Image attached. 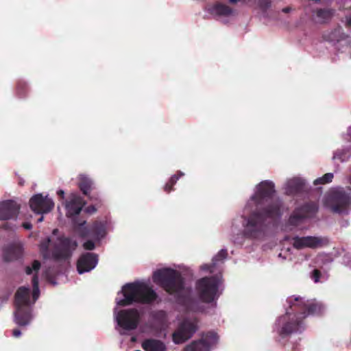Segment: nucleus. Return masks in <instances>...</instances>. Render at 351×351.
<instances>
[{
    "instance_id": "1",
    "label": "nucleus",
    "mask_w": 351,
    "mask_h": 351,
    "mask_svg": "<svg viewBox=\"0 0 351 351\" xmlns=\"http://www.w3.org/2000/svg\"><path fill=\"white\" fill-rule=\"evenodd\" d=\"M156 298L155 292L147 282L137 281L124 285L117 293V306L114 309V317L117 324V330L120 333L136 328L141 315L136 309L118 311L117 306H127L133 302L149 303Z\"/></svg>"
},
{
    "instance_id": "2",
    "label": "nucleus",
    "mask_w": 351,
    "mask_h": 351,
    "mask_svg": "<svg viewBox=\"0 0 351 351\" xmlns=\"http://www.w3.org/2000/svg\"><path fill=\"white\" fill-rule=\"evenodd\" d=\"M40 267V263L38 261H34L31 267L28 266L25 269L27 274L34 275L32 278L33 291L32 296L29 293V287H19L15 294V322L19 326H25L29 322L32 317L29 306L34 304L39 297L40 291L36 274Z\"/></svg>"
},
{
    "instance_id": "3",
    "label": "nucleus",
    "mask_w": 351,
    "mask_h": 351,
    "mask_svg": "<svg viewBox=\"0 0 351 351\" xmlns=\"http://www.w3.org/2000/svg\"><path fill=\"white\" fill-rule=\"evenodd\" d=\"M55 229L51 236L43 240L40 244V251L45 258L51 257L58 261H65L71 258L76 250V241L58 235Z\"/></svg>"
},
{
    "instance_id": "4",
    "label": "nucleus",
    "mask_w": 351,
    "mask_h": 351,
    "mask_svg": "<svg viewBox=\"0 0 351 351\" xmlns=\"http://www.w3.org/2000/svg\"><path fill=\"white\" fill-rule=\"evenodd\" d=\"M153 280L171 294L180 295L184 289L179 273L171 268L164 267L155 271Z\"/></svg>"
},
{
    "instance_id": "5",
    "label": "nucleus",
    "mask_w": 351,
    "mask_h": 351,
    "mask_svg": "<svg viewBox=\"0 0 351 351\" xmlns=\"http://www.w3.org/2000/svg\"><path fill=\"white\" fill-rule=\"evenodd\" d=\"M307 313H303L300 315H292L289 313H287L285 315L280 317L277 322L279 326H282L281 332L289 334L298 331L302 319L308 315L320 313L324 309V306L319 302H311L307 305Z\"/></svg>"
},
{
    "instance_id": "6",
    "label": "nucleus",
    "mask_w": 351,
    "mask_h": 351,
    "mask_svg": "<svg viewBox=\"0 0 351 351\" xmlns=\"http://www.w3.org/2000/svg\"><path fill=\"white\" fill-rule=\"evenodd\" d=\"M278 214V208L275 206L261 213H254L248 219L245 226L244 232L247 237L255 238L262 230L263 222L269 217H274Z\"/></svg>"
},
{
    "instance_id": "7",
    "label": "nucleus",
    "mask_w": 351,
    "mask_h": 351,
    "mask_svg": "<svg viewBox=\"0 0 351 351\" xmlns=\"http://www.w3.org/2000/svg\"><path fill=\"white\" fill-rule=\"evenodd\" d=\"M220 280L218 278H204L197 283V291L200 299L205 302L216 300L220 295Z\"/></svg>"
},
{
    "instance_id": "8",
    "label": "nucleus",
    "mask_w": 351,
    "mask_h": 351,
    "mask_svg": "<svg viewBox=\"0 0 351 351\" xmlns=\"http://www.w3.org/2000/svg\"><path fill=\"white\" fill-rule=\"evenodd\" d=\"M197 328V320L195 318L185 319L173 334L175 343H182L189 339Z\"/></svg>"
},
{
    "instance_id": "9",
    "label": "nucleus",
    "mask_w": 351,
    "mask_h": 351,
    "mask_svg": "<svg viewBox=\"0 0 351 351\" xmlns=\"http://www.w3.org/2000/svg\"><path fill=\"white\" fill-rule=\"evenodd\" d=\"M32 211L37 214H45L50 212L54 207V202L48 197L38 193L32 196L29 201Z\"/></svg>"
},
{
    "instance_id": "10",
    "label": "nucleus",
    "mask_w": 351,
    "mask_h": 351,
    "mask_svg": "<svg viewBox=\"0 0 351 351\" xmlns=\"http://www.w3.org/2000/svg\"><path fill=\"white\" fill-rule=\"evenodd\" d=\"M274 190V184L271 182L264 181L261 182L257 186L255 194L251 198L247 205V208L258 206L262 204L266 198L269 197Z\"/></svg>"
},
{
    "instance_id": "11",
    "label": "nucleus",
    "mask_w": 351,
    "mask_h": 351,
    "mask_svg": "<svg viewBox=\"0 0 351 351\" xmlns=\"http://www.w3.org/2000/svg\"><path fill=\"white\" fill-rule=\"evenodd\" d=\"M84 223H80L76 227L75 232L80 237H91L95 241H99L106 235V227L104 223H96L90 228L87 229L84 226Z\"/></svg>"
},
{
    "instance_id": "12",
    "label": "nucleus",
    "mask_w": 351,
    "mask_h": 351,
    "mask_svg": "<svg viewBox=\"0 0 351 351\" xmlns=\"http://www.w3.org/2000/svg\"><path fill=\"white\" fill-rule=\"evenodd\" d=\"M218 337L214 332H210L203 336L199 341H194L189 345L184 351H208L217 343Z\"/></svg>"
},
{
    "instance_id": "13",
    "label": "nucleus",
    "mask_w": 351,
    "mask_h": 351,
    "mask_svg": "<svg viewBox=\"0 0 351 351\" xmlns=\"http://www.w3.org/2000/svg\"><path fill=\"white\" fill-rule=\"evenodd\" d=\"M326 243V240L318 237H296L293 239L292 244L296 249L317 248Z\"/></svg>"
},
{
    "instance_id": "14",
    "label": "nucleus",
    "mask_w": 351,
    "mask_h": 351,
    "mask_svg": "<svg viewBox=\"0 0 351 351\" xmlns=\"http://www.w3.org/2000/svg\"><path fill=\"white\" fill-rule=\"evenodd\" d=\"M19 208V205L14 200L0 202V220H7L16 217Z\"/></svg>"
},
{
    "instance_id": "15",
    "label": "nucleus",
    "mask_w": 351,
    "mask_h": 351,
    "mask_svg": "<svg viewBox=\"0 0 351 351\" xmlns=\"http://www.w3.org/2000/svg\"><path fill=\"white\" fill-rule=\"evenodd\" d=\"M97 264V256L91 253L83 254L78 260L77 264V271L80 274L88 272L93 269Z\"/></svg>"
},
{
    "instance_id": "16",
    "label": "nucleus",
    "mask_w": 351,
    "mask_h": 351,
    "mask_svg": "<svg viewBox=\"0 0 351 351\" xmlns=\"http://www.w3.org/2000/svg\"><path fill=\"white\" fill-rule=\"evenodd\" d=\"M83 206L84 202L82 199L76 194H71L65 203L67 217H72L78 215Z\"/></svg>"
},
{
    "instance_id": "17",
    "label": "nucleus",
    "mask_w": 351,
    "mask_h": 351,
    "mask_svg": "<svg viewBox=\"0 0 351 351\" xmlns=\"http://www.w3.org/2000/svg\"><path fill=\"white\" fill-rule=\"evenodd\" d=\"M142 348L145 351H166L165 344L157 339H148L142 343Z\"/></svg>"
},
{
    "instance_id": "18",
    "label": "nucleus",
    "mask_w": 351,
    "mask_h": 351,
    "mask_svg": "<svg viewBox=\"0 0 351 351\" xmlns=\"http://www.w3.org/2000/svg\"><path fill=\"white\" fill-rule=\"evenodd\" d=\"M22 245L20 243L6 249L4 252V257L6 261H12L18 258L22 252Z\"/></svg>"
},
{
    "instance_id": "19",
    "label": "nucleus",
    "mask_w": 351,
    "mask_h": 351,
    "mask_svg": "<svg viewBox=\"0 0 351 351\" xmlns=\"http://www.w3.org/2000/svg\"><path fill=\"white\" fill-rule=\"evenodd\" d=\"M316 16L319 19L320 23L329 22L335 14V10L329 8H319L315 12Z\"/></svg>"
},
{
    "instance_id": "20",
    "label": "nucleus",
    "mask_w": 351,
    "mask_h": 351,
    "mask_svg": "<svg viewBox=\"0 0 351 351\" xmlns=\"http://www.w3.org/2000/svg\"><path fill=\"white\" fill-rule=\"evenodd\" d=\"M213 12L222 16H229L233 14V9L228 5L223 3H216L213 7Z\"/></svg>"
},
{
    "instance_id": "21",
    "label": "nucleus",
    "mask_w": 351,
    "mask_h": 351,
    "mask_svg": "<svg viewBox=\"0 0 351 351\" xmlns=\"http://www.w3.org/2000/svg\"><path fill=\"white\" fill-rule=\"evenodd\" d=\"M79 186L84 194H87L92 186L91 180L86 176L81 175L79 178Z\"/></svg>"
},
{
    "instance_id": "22",
    "label": "nucleus",
    "mask_w": 351,
    "mask_h": 351,
    "mask_svg": "<svg viewBox=\"0 0 351 351\" xmlns=\"http://www.w3.org/2000/svg\"><path fill=\"white\" fill-rule=\"evenodd\" d=\"M336 202L342 207H346L350 202V197L345 192L341 191L339 193L337 197H336Z\"/></svg>"
},
{
    "instance_id": "23",
    "label": "nucleus",
    "mask_w": 351,
    "mask_h": 351,
    "mask_svg": "<svg viewBox=\"0 0 351 351\" xmlns=\"http://www.w3.org/2000/svg\"><path fill=\"white\" fill-rule=\"evenodd\" d=\"M301 183L298 178H294L287 182L286 184L287 193H291L294 191H297L300 187Z\"/></svg>"
},
{
    "instance_id": "24",
    "label": "nucleus",
    "mask_w": 351,
    "mask_h": 351,
    "mask_svg": "<svg viewBox=\"0 0 351 351\" xmlns=\"http://www.w3.org/2000/svg\"><path fill=\"white\" fill-rule=\"evenodd\" d=\"M333 178V174L332 173H326L323 177L319 178L314 181L315 184H326L332 181V179Z\"/></svg>"
},
{
    "instance_id": "25",
    "label": "nucleus",
    "mask_w": 351,
    "mask_h": 351,
    "mask_svg": "<svg viewBox=\"0 0 351 351\" xmlns=\"http://www.w3.org/2000/svg\"><path fill=\"white\" fill-rule=\"evenodd\" d=\"M227 256V251L225 250H220L217 254L213 258V265H215L218 261L224 260Z\"/></svg>"
},
{
    "instance_id": "26",
    "label": "nucleus",
    "mask_w": 351,
    "mask_h": 351,
    "mask_svg": "<svg viewBox=\"0 0 351 351\" xmlns=\"http://www.w3.org/2000/svg\"><path fill=\"white\" fill-rule=\"evenodd\" d=\"M271 0H258V7L263 12L267 11L271 6Z\"/></svg>"
},
{
    "instance_id": "27",
    "label": "nucleus",
    "mask_w": 351,
    "mask_h": 351,
    "mask_svg": "<svg viewBox=\"0 0 351 351\" xmlns=\"http://www.w3.org/2000/svg\"><path fill=\"white\" fill-rule=\"evenodd\" d=\"M84 247L86 250H93L95 247V244L93 241H88L85 242L84 244Z\"/></svg>"
},
{
    "instance_id": "28",
    "label": "nucleus",
    "mask_w": 351,
    "mask_h": 351,
    "mask_svg": "<svg viewBox=\"0 0 351 351\" xmlns=\"http://www.w3.org/2000/svg\"><path fill=\"white\" fill-rule=\"evenodd\" d=\"M178 178H176V176L172 177L170 180L171 186L169 184H167L165 186V190L167 191H170L171 186L176 182Z\"/></svg>"
},
{
    "instance_id": "29",
    "label": "nucleus",
    "mask_w": 351,
    "mask_h": 351,
    "mask_svg": "<svg viewBox=\"0 0 351 351\" xmlns=\"http://www.w3.org/2000/svg\"><path fill=\"white\" fill-rule=\"evenodd\" d=\"M319 272L318 270L315 269L313 272V278L315 282L319 281Z\"/></svg>"
},
{
    "instance_id": "30",
    "label": "nucleus",
    "mask_w": 351,
    "mask_h": 351,
    "mask_svg": "<svg viewBox=\"0 0 351 351\" xmlns=\"http://www.w3.org/2000/svg\"><path fill=\"white\" fill-rule=\"evenodd\" d=\"M302 218L300 217H296L295 216H292L290 218V223L292 224H296L298 221L301 220Z\"/></svg>"
},
{
    "instance_id": "31",
    "label": "nucleus",
    "mask_w": 351,
    "mask_h": 351,
    "mask_svg": "<svg viewBox=\"0 0 351 351\" xmlns=\"http://www.w3.org/2000/svg\"><path fill=\"white\" fill-rule=\"evenodd\" d=\"M298 300H299L298 297H290L289 298V302L291 304V306H293L294 305L293 302H297V301H298Z\"/></svg>"
},
{
    "instance_id": "32",
    "label": "nucleus",
    "mask_w": 351,
    "mask_h": 351,
    "mask_svg": "<svg viewBox=\"0 0 351 351\" xmlns=\"http://www.w3.org/2000/svg\"><path fill=\"white\" fill-rule=\"evenodd\" d=\"M332 210L336 213H341L343 212V209L339 208L337 206H333L332 208Z\"/></svg>"
},
{
    "instance_id": "33",
    "label": "nucleus",
    "mask_w": 351,
    "mask_h": 351,
    "mask_svg": "<svg viewBox=\"0 0 351 351\" xmlns=\"http://www.w3.org/2000/svg\"><path fill=\"white\" fill-rule=\"evenodd\" d=\"M23 226L24 227V228H25L27 230H30L32 227V224L29 222L24 223L23 224Z\"/></svg>"
},
{
    "instance_id": "34",
    "label": "nucleus",
    "mask_w": 351,
    "mask_h": 351,
    "mask_svg": "<svg viewBox=\"0 0 351 351\" xmlns=\"http://www.w3.org/2000/svg\"><path fill=\"white\" fill-rule=\"evenodd\" d=\"M346 26L348 27H351V16L346 17Z\"/></svg>"
},
{
    "instance_id": "35",
    "label": "nucleus",
    "mask_w": 351,
    "mask_h": 351,
    "mask_svg": "<svg viewBox=\"0 0 351 351\" xmlns=\"http://www.w3.org/2000/svg\"><path fill=\"white\" fill-rule=\"evenodd\" d=\"M96 208L94 206H90L86 208V211L88 213H92L95 212Z\"/></svg>"
},
{
    "instance_id": "36",
    "label": "nucleus",
    "mask_w": 351,
    "mask_h": 351,
    "mask_svg": "<svg viewBox=\"0 0 351 351\" xmlns=\"http://www.w3.org/2000/svg\"><path fill=\"white\" fill-rule=\"evenodd\" d=\"M17 88H25L27 86V83L25 82H19Z\"/></svg>"
},
{
    "instance_id": "37",
    "label": "nucleus",
    "mask_w": 351,
    "mask_h": 351,
    "mask_svg": "<svg viewBox=\"0 0 351 351\" xmlns=\"http://www.w3.org/2000/svg\"><path fill=\"white\" fill-rule=\"evenodd\" d=\"M21 332L19 330H13V335L15 337H20Z\"/></svg>"
},
{
    "instance_id": "38",
    "label": "nucleus",
    "mask_w": 351,
    "mask_h": 351,
    "mask_svg": "<svg viewBox=\"0 0 351 351\" xmlns=\"http://www.w3.org/2000/svg\"><path fill=\"white\" fill-rule=\"evenodd\" d=\"M228 2L231 4H236L239 1H242V2H244L246 0H228Z\"/></svg>"
},
{
    "instance_id": "39",
    "label": "nucleus",
    "mask_w": 351,
    "mask_h": 351,
    "mask_svg": "<svg viewBox=\"0 0 351 351\" xmlns=\"http://www.w3.org/2000/svg\"><path fill=\"white\" fill-rule=\"evenodd\" d=\"M333 158L335 159V158H339L341 160H344V158H342L341 155H339L338 153H336L334 156H333Z\"/></svg>"
},
{
    "instance_id": "40",
    "label": "nucleus",
    "mask_w": 351,
    "mask_h": 351,
    "mask_svg": "<svg viewBox=\"0 0 351 351\" xmlns=\"http://www.w3.org/2000/svg\"><path fill=\"white\" fill-rule=\"evenodd\" d=\"M291 9V8L290 7H286L282 9V12L285 13H289L290 12Z\"/></svg>"
},
{
    "instance_id": "41",
    "label": "nucleus",
    "mask_w": 351,
    "mask_h": 351,
    "mask_svg": "<svg viewBox=\"0 0 351 351\" xmlns=\"http://www.w3.org/2000/svg\"><path fill=\"white\" fill-rule=\"evenodd\" d=\"M58 195H60V197H62V198L64 197V191L62 190H59L57 192Z\"/></svg>"
},
{
    "instance_id": "42",
    "label": "nucleus",
    "mask_w": 351,
    "mask_h": 351,
    "mask_svg": "<svg viewBox=\"0 0 351 351\" xmlns=\"http://www.w3.org/2000/svg\"><path fill=\"white\" fill-rule=\"evenodd\" d=\"M209 268H210V266H209V265H203V266L202 267V269H204V270H205V269H209Z\"/></svg>"
},
{
    "instance_id": "43",
    "label": "nucleus",
    "mask_w": 351,
    "mask_h": 351,
    "mask_svg": "<svg viewBox=\"0 0 351 351\" xmlns=\"http://www.w3.org/2000/svg\"><path fill=\"white\" fill-rule=\"evenodd\" d=\"M43 220V217H40L38 219V222H41Z\"/></svg>"
},
{
    "instance_id": "44",
    "label": "nucleus",
    "mask_w": 351,
    "mask_h": 351,
    "mask_svg": "<svg viewBox=\"0 0 351 351\" xmlns=\"http://www.w3.org/2000/svg\"><path fill=\"white\" fill-rule=\"evenodd\" d=\"M348 134H349V135L351 136V128H349V130H348Z\"/></svg>"
},
{
    "instance_id": "45",
    "label": "nucleus",
    "mask_w": 351,
    "mask_h": 351,
    "mask_svg": "<svg viewBox=\"0 0 351 351\" xmlns=\"http://www.w3.org/2000/svg\"><path fill=\"white\" fill-rule=\"evenodd\" d=\"M132 341H136V338H135V337H132Z\"/></svg>"
}]
</instances>
